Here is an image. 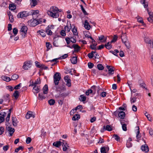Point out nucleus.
I'll use <instances>...</instances> for the list:
<instances>
[{"label": "nucleus", "mask_w": 153, "mask_h": 153, "mask_svg": "<svg viewBox=\"0 0 153 153\" xmlns=\"http://www.w3.org/2000/svg\"><path fill=\"white\" fill-rule=\"evenodd\" d=\"M136 128H137V130H138L137 131L136 138L137 139H138L139 138H140L141 137V136L140 134L139 127V126H137Z\"/></svg>", "instance_id": "2f4dec72"}, {"label": "nucleus", "mask_w": 153, "mask_h": 153, "mask_svg": "<svg viewBox=\"0 0 153 153\" xmlns=\"http://www.w3.org/2000/svg\"><path fill=\"white\" fill-rule=\"evenodd\" d=\"M114 51H110V52L113 53L115 56H118V55L117 53H118L119 52V51L117 49H115L114 50Z\"/></svg>", "instance_id": "72a5a7b5"}, {"label": "nucleus", "mask_w": 153, "mask_h": 153, "mask_svg": "<svg viewBox=\"0 0 153 153\" xmlns=\"http://www.w3.org/2000/svg\"><path fill=\"white\" fill-rule=\"evenodd\" d=\"M62 146H67V147H69L68 146V143L66 142V141L64 140H63L62 142Z\"/></svg>", "instance_id": "864d4df0"}, {"label": "nucleus", "mask_w": 153, "mask_h": 153, "mask_svg": "<svg viewBox=\"0 0 153 153\" xmlns=\"http://www.w3.org/2000/svg\"><path fill=\"white\" fill-rule=\"evenodd\" d=\"M32 117L33 118L35 117V114L31 111H28L25 115V117L27 119H29L30 117Z\"/></svg>", "instance_id": "1a4fd4ad"}, {"label": "nucleus", "mask_w": 153, "mask_h": 153, "mask_svg": "<svg viewBox=\"0 0 153 153\" xmlns=\"http://www.w3.org/2000/svg\"><path fill=\"white\" fill-rule=\"evenodd\" d=\"M100 96L102 97H105L106 95L107 94V93L104 91L100 92L99 94Z\"/></svg>", "instance_id": "79ce46f5"}, {"label": "nucleus", "mask_w": 153, "mask_h": 153, "mask_svg": "<svg viewBox=\"0 0 153 153\" xmlns=\"http://www.w3.org/2000/svg\"><path fill=\"white\" fill-rule=\"evenodd\" d=\"M118 115L121 119H124L125 117V113L123 111H121L118 114Z\"/></svg>", "instance_id": "a211bd4d"}, {"label": "nucleus", "mask_w": 153, "mask_h": 153, "mask_svg": "<svg viewBox=\"0 0 153 153\" xmlns=\"http://www.w3.org/2000/svg\"><path fill=\"white\" fill-rule=\"evenodd\" d=\"M73 48H74L75 50L73 52V53L74 54V51L78 52L79 51L80 48V47L78 46V45L76 44H74L72 45Z\"/></svg>", "instance_id": "f8f14e48"}, {"label": "nucleus", "mask_w": 153, "mask_h": 153, "mask_svg": "<svg viewBox=\"0 0 153 153\" xmlns=\"http://www.w3.org/2000/svg\"><path fill=\"white\" fill-rule=\"evenodd\" d=\"M136 101V98H131L130 101L131 104L134 103Z\"/></svg>", "instance_id": "338daca9"}, {"label": "nucleus", "mask_w": 153, "mask_h": 153, "mask_svg": "<svg viewBox=\"0 0 153 153\" xmlns=\"http://www.w3.org/2000/svg\"><path fill=\"white\" fill-rule=\"evenodd\" d=\"M12 120L13 126H16L18 122L16 117H12Z\"/></svg>", "instance_id": "393cba45"}, {"label": "nucleus", "mask_w": 153, "mask_h": 153, "mask_svg": "<svg viewBox=\"0 0 153 153\" xmlns=\"http://www.w3.org/2000/svg\"><path fill=\"white\" fill-rule=\"evenodd\" d=\"M113 137L114 138V139L117 141H119L120 140V137L117 134H114L113 136Z\"/></svg>", "instance_id": "09e8293b"}, {"label": "nucleus", "mask_w": 153, "mask_h": 153, "mask_svg": "<svg viewBox=\"0 0 153 153\" xmlns=\"http://www.w3.org/2000/svg\"><path fill=\"white\" fill-rule=\"evenodd\" d=\"M54 26L53 25L51 26H48L46 28V32L47 34L48 35H52V32L49 28H51V27H53Z\"/></svg>", "instance_id": "9d476101"}, {"label": "nucleus", "mask_w": 153, "mask_h": 153, "mask_svg": "<svg viewBox=\"0 0 153 153\" xmlns=\"http://www.w3.org/2000/svg\"><path fill=\"white\" fill-rule=\"evenodd\" d=\"M121 39L123 42H125L126 41H128L127 39V37L126 33H123L122 36H121Z\"/></svg>", "instance_id": "dca6fc26"}, {"label": "nucleus", "mask_w": 153, "mask_h": 153, "mask_svg": "<svg viewBox=\"0 0 153 153\" xmlns=\"http://www.w3.org/2000/svg\"><path fill=\"white\" fill-rule=\"evenodd\" d=\"M32 7H34L37 4V2L36 0H31L30 4Z\"/></svg>", "instance_id": "473e14b6"}, {"label": "nucleus", "mask_w": 153, "mask_h": 153, "mask_svg": "<svg viewBox=\"0 0 153 153\" xmlns=\"http://www.w3.org/2000/svg\"><path fill=\"white\" fill-rule=\"evenodd\" d=\"M9 95L8 94H6V95H4L3 96L4 99V101H7L8 102H9L10 101L9 100Z\"/></svg>", "instance_id": "a878e982"}, {"label": "nucleus", "mask_w": 153, "mask_h": 153, "mask_svg": "<svg viewBox=\"0 0 153 153\" xmlns=\"http://www.w3.org/2000/svg\"><path fill=\"white\" fill-rule=\"evenodd\" d=\"M19 95V91H15L13 94V96L16 99H17Z\"/></svg>", "instance_id": "4c0bfd02"}, {"label": "nucleus", "mask_w": 153, "mask_h": 153, "mask_svg": "<svg viewBox=\"0 0 153 153\" xmlns=\"http://www.w3.org/2000/svg\"><path fill=\"white\" fill-rule=\"evenodd\" d=\"M32 83L29 85V86H33V85H36L37 84H40L41 83V80L40 78H39L37 79V80L35 81L34 83H33V82H32Z\"/></svg>", "instance_id": "2eb2a0df"}, {"label": "nucleus", "mask_w": 153, "mask_h": 153, "mask_svg": "<svg viewBox=\"0 0 153 153\" xmlns=\"http://www.w3.org/2000/svg\"><path fill=\"white\" fill-rule=\"evenodd\" d=\"M27 30V28L26 26H22L21 29V31L24 33V37H25V35L26 34Z\"/></svg>", "instance_id": "9b49d317"}, {"label": "nucleus", "mask_w": 153, "mask_h": 153, "mask_svg": "<svg viewBox=\"0 0 153 153\" xmlns=\"http://www.w3.org/2000/svg\"><path fill=\"white\" fill-rule=\"evenodd\" d=\"M93 93L92 91L91 90V89H90L87 90L86 91L85 94L86 95L88 96L90 94L92 93Z\"/></svg>", "instance_id": "774afa93"}, {"label": "nucleus", "mask_w": 153, "mask_h": 153, "mask_svg": "<svg viewBox=\"0 0 153 153\" xmlns=\"http://www.w3.org/2000/svg\"><path fill=\"white\" fill-rule=\"evenodd\" d=\"M141 149L145 152H147L149 150V147L146 144L142 145L141 147Z\"/></svg>", "instance_id": "6e6552de"}, {"label": "nucleus", "mask_w": 153, "mask_h": 153, "mask_svg": "<svg viewBox=\"0 0 153 153\" xmlns=\"http://www.w3.org/2000/svg\"><path fill=\"white\" fill-rule=\"evenodd\" d=\"M84 27L87 30H89L91 28L90 25L87 20L85 21Z\"/></svg>", "instance_id": "4468645a"}, {"label": "nucleus", "mask_w": 153, "mask_h": 153, "mask_svg": "<svg viewBox=\"0 0 153 153\" xmlns=\"http://www.w3.org/2000/svg\"><path fill=\"white\" fill-rule=\"evenodd\" d=\"M9 9L11 10H14L16 9V6L14 4H10L9 6Z\"/></svg>", "instance_id": "58836bf2"}, {"label": "nucleus", "mask_w": 153, "mask_h": 153, "mask_svg": "<svg viewBox=\"0 0 153 153\" xmlns=\"http://www.w3.org/2000/svg\"><path fill=\"white\" fill-rule=\"evenodd\" d=\"M137 21L138 22L140 23L143 24H144L143 21V20L142 18L141 17H139L138 18H137Z\"/></svg>", "instance_id": "13d9d810"}, {"label": "nucleus", "mask_w": 153, "mask_h": 153, "mask_svg": "<svg viewBox=\"0 0 153 153\" xmlns=\"http://www.w3.org/2000/svg\"><path fill=\"white\" fill-rule=\"evenodd\" d=\"M48 102L50 105H53L55 104V101L54 100L51 99L48 100Z\"/></svg>", "instance_id": "ea45409f"}, {"label": "nucleus", "mask_w": 153, "mask_h": 153, "mask_svg": "<svg viewBox=\"0 0 153 153\" xmlns=\"http://www.w3.org/2000/svg\"><path fill=\"white\" fill-rule=\"evenodd\" d=\"M97 88L99 89L100 86L94 85L91 87V90L92 91V92L94 94L95 93Z\"/></svg>", "instance_id": "6ab92c4d"}, {"label": "nucleus", "mask_w": 153, "mask_h": 153, "mask_svg": "<svg viewBox=\"0 0 153 153\" xmlns=\"http://www.w3.org/2000/svg\"><path fill=\"white\" fill-rule=\"evenodd\" d=\"M53 82L55 85H57L61 79V74L59 72H56L54 74L53 76Z\"/></svg>", "instance_id": "f03ea898"}, {"label": "nucleus", "mask_w": 153, "mask_h": 153, "mask_svg": "<svg viewBox=\"0 0 153 153\" xmlns=\"http://www.w3.org/2000/svg\"><path fill=\"white\" fill-rule=\"evenodd\" d=\"M106 68L108 70V74L109 75H112L114 74L115 69L113 67L108 65L106 66Z\"/></svg>", "instance_id": "423d86ee"}, {"label": "nucleus", "mask_w": 153, "mask_h": 153, "mask_svg": "<svg viewBox=\"0 0 153 153\" xmlns=\"http://www.w3.org/2000/svg\"><path fill=\"white\" fill-rule=\"evenodd\" d=\"M30 15V12H28L27 11H22L18 13L17 15V17L18 18H24Z\"/></svg>", "instance_id": "20e7f679"}, {"label": "nucleus", "mask_w": 153, "mask_h": 153, "mask_svg": "<svg viewBox=\"0 0 153 153\" xmlns=\"http://www.w3.org/2000/svg\"><path fill=\"white\" fill-rule=\"evenodd\" d=\"M140 83V86L141 87H142L143 88H145V89L147 90V89L146 88H145V86H146V85L145 83L141 81H139Z\"/></svg>", "instance_id": "c85d7f7f"}, {"label": "nucleus", "mask_w": 153, "mask_h": 153, "mask_svg": "<svg viewBox=\"0 0 153 153\" xmlns=\"http://www.w3.org/2000/svg\"><path fill=\"white\" fill-rule=\"evenodd\" d=\"M39 11L38 10H33L30 13V15H32L33 16L35 14H37L39 13Z\"/></svg>", "instance_id": "f704fd0d"}, {"label": "nucleus", "mask_w": 153, "mask_h": 153, "mask_svg": "<svg viewBox=\"0 0 153 153\" xmlns=\"http://www.w3.org/2000/svg\"><path fill=\"white\" fill-rule=\"evenodd\" d=\"M80 118V116L78 114H76L72 117V119L73 120H78Z\"/></svg>", "instance_id": "bb28decb"}, {"label": "nucleus", "mask_w": 153, "mask_h": 153, "mask_svg": "<svg viewBox=\"0 0 153 153\" xmlns=\"http://www.w3.org/2000/svg\"><path fill=\"white\" fill-rule=\"evenodd\" d=\"M145 115L147 118L148 120L150 121H151L152 120V118L150 117V115L147 112L145 113Z\"/></svg>", "instance_id": "de8ad7c7"}, {"label": "nucleus", "mask_w": 153, "mask_h": 153, "mask_svg": "<svg viewBox=\"0 0 153 153\" xmlns=\"http://www.w3.org/2000/svg\"><path fill=\"white\" fill-rule=\"evenodd\" d=\"M68 95V94L65 93H63L62 94H60L59 96L58 97V98H60L61 97H62L63 98H64L66 96H67Z\"/></svg>", "instance_id": "e433bc0d"}, {"label": "nucleus", "mask_w": 153, "mask_h": 153, "mask_svg": "<svg viewBox=\"0 0 153 153\" xmlns=\"http://www.w3.org/2000/svg\"><path fill=\"white\" fill-rule=\"evenodd\" d=\"M45 94L43 93V92L39 93V94L38 98L39 100L41 99L43 100L44 99L46 98V97L44 95Z\"/></svg>", "instance_id": "f3484780"}, {"label": "nucleus", "mask_w": 153, "mask_h": 153, "mask_svg": "<svg viewBox=\"0 0 153 153\" xmlns=\"http://www.w3.org/2000/svg\"><path fill=\"white\" fill-rule=\"evenodd\" d=\"M19 77L18 75L17 74H14L11 77V79L13 80H15L17 79Z\"/></svg>", "instance_id": "c03bdc74"}, {"label": "nucleus", "mask_w": 153, "mask_h": 153, "mask_svg": "<svg viewBox=\"0 0 153 153\" xmlns=\"http://www.w3.org/2000/svg\"><path fill=\"white\" fill-rule=\"evenodd\" d=\"M38 68L45 70H46L48 69V67L45 66L43 64H41L40 66L38 67Z\"/></svg>", "instance_id": "49530a36"}, {"label": "nucleus", "mask_w": 153, "mask_h": 153, "mask_svg": "<svg viewBox=\"0 0 153 153\" xmlns=\"http://www.w3.org/2000/svg\"><path fill=\"white\" fill-rule=\"evenodd\" d=\"M123 43L125 44V46L128 48L129 49L130 48V44L128 40Z\"/></svg>", "instance_id": "8fccbe9b"}, {"label": "nucleus", "mask_w": 153, "mask_h": 153, "mask_svg": "<svg viewBox=\"0 0 153 153\" xmlns=\"http://www.w3.org/2000/svg\"><path fill=\"white\" fill-rule=\"evenodd\" d=\"M104 128L105 129V131H111L112 130V127L111 126L109 125H107L106 126H104Z\"/></svg>", "instance_id": "5701e85b"}, {"label": "nucleus", "mask_w": 153, "mask_h": 153, "mask_svg": "<svg viewBox=\"0 0 153 153\" xmlns=\"http://www.w3.org/2000/svg\"><path fill=\"white\" fill-rule=\"evenodd\" d=\"M101 153H106L105 146H103L101 147L100 149Z\"/></svg>", "instance_id": "5fc2aeb1"}, {"label": "nucleus", "mask_w": 153, "mask_h": 153, "mask_svg": "<svg viewBox=\"0 0 153 153\" xmlns=\"http://www.w3.org/2000/svg\"><path fill=\"white\" fill-rule=\"evenodd\" d=\"M53 145L56 147H59L62 145V142L59 141L54 142L53 144Z\"/></svg>", "instance_id": "4be33fe9"}, {"label": "nucleus", "mask_w": 153, "mask_h": 153, "mask_svg": "<svg viewBox=\"0 0 153 153\" xmlns=\"http://www.w3.org/2000/svg\"><path fill=\"white\" fill-rule=\"evenodd\" d=\"M46 46L48 49V50L49 49H50L52 47V45L49 42H46Z\"/></svg>", "instance_id": "6e6d98bb"}, {"label": "nucleus", "mask_w": 153, "mask_h": 153, "mask_svg": "<svg viewBox=\"0 0 153 153\" xmlns=\"http://www.w3.org/2000/svg\"><path fill=\"white\" fill-rule=\"evenodd\" d=\"M6 129L7 132H9L10 136L13 135V134L15 131L14 128L10 127H6Z\"/></svg>", "instance_id": "0eeeda50"}, {"label": "nucleus", "mask_w": 153, "mask_h": 153, "mask_svg": "<svg viewBox=\"0 0 153 153\" xmlns=\"http://www.w3.org/2000/svg\"><path fill=\"white\" fill-rule=\"evenodd\" d=\"M97 68L99 70H102L104 68V67L101 64H98L97 65Z\"/></svg>", "instance_id": "37998d69"}, {"label": "nucleus", "mask_w": 153, "mask_h": 153, "mask_svg": "<svg viewBox=\"0 0 153 153\" xmlns=\"http://www.w3.org/2000/svg\"><path fill=\"white\" fill-rule=\"evenodd\" d=\"M43 30H39V32L40 34L43 37H45L46 35L45 33L43 32Z\"/></svg>", "instance_id": "a18cd8bd"}, {"label": "nucleus", "mask_w": 153, "mask_h": 153, "mask_svg": "<svg viewBox=\"0 0 153 153\" xmlns=\"http://www.w3.org/2000/svg\"><path fill=\"white\" fill-rule=\"evenodd\" d=\"M80 97L81 98V99H80L81 101L84 102L85 101L86 99V98L84 96L82 95H81L80 96Z\"/></svg>", "instance_id": "4d7b16f0"}, {"label": "nucleus", "mask_w": 153, "mask_h": 153, "mask_svg": "<svg viewBox=\"0 0 153 153\" xmlns=\"http://www.w3.org/2000/svg\"><path fill=\"white\" fill-rule=\"evenodd\" d=\"M34 86L33 91L34 94H36L37 93L39 92L40 88L36 86V85H33Z\"/></svg>", "instance_id": "ddd939ff"}, {"label": "nucleus", "mask_w": 153, "mask_h": 153, "mask_svg": "<svg viewBox=\"0 0 153 153\" xmlns=\"http://www.w3.org/2000/svg\"><path fill=\"white\" fill-rule=\"evenodd\" d=\"M8 15L9 16V19L10 22L11 23L13 22L14 20L13 15L10 12L8 14Z\"/></svg>", "instance_id": "cd10ccee"}, {"label": "nucleus", "mask_w": 153, "mask_h": 153, "mask_svg": "<svg viewBox=\"0 0 153 153\" xmlns=\"http://www.w3.org/2000/svg\"><path fill=\"white\" fill-rule=\"evenodd\" d=\"M127 147L129 148L132 146V143L129 141H127L126 144Z\"/></svg>", "instance_id": "69168bd1"}, {"label": "nucleus", "mask_w": 153, "mask_h": 153, "mask_svg": "<svg viewBox=\"0 0 153 153\" xmlns=\"http://www.w3.org/2000/svg\"><path fill=\"white\" fill-rule=\"evenodd\" d=\"M70 60L72 64H76L77 61V57H73L71 59H70Z\"/></svg>", "instance_id": "aec40b11"}, {"label": "nucleus", "mask_w": 153, "mask_h": 153, "mask_svg": "<svg viewBox=\"0 0 153 153\" xmlns=\"http://www.w3.org/2000/svg\"><path fill=\"white\" fill-rule=\"evenodd\" d=\"M58 10H59V9L57 7L53 6L51 7L50 10L47 11V14L49 16L53 18H57L59 16Z\"/></svg>", "instance_id": "f257e3e1"}, {"label": "nucleus", "mask_w": 153, "mask_h": 153, "mask_svg": "<svg viewBox=\"0 0 153 153\" xmlns=\"http://www.w3.org/2000/svg\"><path fill=\"white\" fill-rule=\"evenodd\" d=\"M34 16H33V19H31L28 21V24L30 26L34 27L40 24L39 21H38L36 19H34Z\"/></svg>", "instance_id": "7ed1b4c3"}, {"label": "nucleus", "mask_w": 153, "mask_h": 153, "mask_svg": "<svg viewBox=\"0 0 153 153\" xmlns=\"http://www.w3.org/2000/svg\"><path fill=\"white\" fill-rule=\"evenodd\" d=\"M111 42H108L105 45V47L107 49L109 50L112 48V46L111 45Z\"/></svg>", "instance_id": "c756f323"}, {"label": "nucleus", "mask_w": 153, "mask_h": 153, "mask_svg": "<svg viewBox=\"0 0 153 153\" xmlns=\"http://www.w3.org/2000/svg\"><path fill=\"white\" fill-rule=\"evenodd\" d=\"M76 37H74V36L73 37H70L71 42L72 43H75L76 42V39H75Z\"/></svg>", "instance_id": "680f3d73"}, {"label": "nucleus", "mask_w": 153, "mask_h": 153, "mask_svg": "<svg viewBox=\"0 0 153 153\" xmlns=\"http://www.w3.org/2000/svg\"><path fill=\"white\" fill-rule=\"evenodd\" d=\"M43 92L45 94H47L48 92V87L47 85H45L43 88Z\"/></svg>", "instance_id": "412c9836"}, {"label": "nucleus", "mask_w": 153, "mask_h": 153, "mask_svg": "<svg viewBox=\"0 0 153 153\" xmlns=\"http://www.w3.org/2000/svg\"><path fill=\"white\" fill-rule=\"evenodd\" d=\"M88 67L89 68L91 69L93 68L94 65L93 63L91 62H89L88 63Z\"/></svg>", "instance_id": "0e129e2a"}, {"label": "nucleus", "mask_w": 153, "mask_h": 153, "mask_svg": "<svg viewBox=\"0 0 153 153\" xmlns=\"http://www.w3.org/2000/svg\"><path fill=\"white\" fill-rule=\"evenodd\" d=\"M31 65V61H26L25 62L23 66V68L25 70H27L30 68Z\"/></svg>", "instance_id": "39448f33"}, {"label": "nucleus", "mask_w": 153, "mask_h": 153, "mask_svg": "<svg viewBox=\"0 0 153 153\" xmlns=\"http://www.w3.org/2000/svg\"><path fill=\"white\" fill-rule=\"evenodd\" d=\"M80 6L81 10L82 11V12H83V13L85 15H88V13L86 12V11L85 10V9H84V8H83V6L82 5H81Z\"/></svg>", "instance_id": "3c124183"}, {"label": "nucleus", "mask_w": 153, "mask_h": 153, "mask_svg": "<svg viewBox=\"0 0 153 153\" xmlns=\"http://www.w3.org/2000/svg\"><path fill=\"white\" fill-rule=\"evenodd\" d=\"M2 78L3 80L6 82H9L11 79L10 77L6 76H2Z\"/></svg>", "instance_id": "c9c22d12"}, {"label": "nucleus", "mask_w": 153, "mask_h": 153, "mask_svg": "<svg viewBox=\"0 0 153 153\" xmlns=\"http://www.w3.org/2000/svg\"><path fill=\"white\" fill-rule=\"evenodd\" d=\"M140 3L143 4L145 8H147L148 7V2H146V0H140Z\"/></svg>", "instance_id": "b1692460"}, {"label": "nucleus", "mask_w": 153, "mask_h": 153, "mask_svg": "<svg viewBox=\"0 0 153 153\" xmlns=\"http://www.w3.org/2000/svg\"><path fill=\"white\" fill-rule=\"evenodd\" d=\"M6 113L5 112H2L0 114V117L4 118V117L6 115Z\"/></svg>", "instance_id": "052dcab7"}, {"label": "nucleus", "mask_w": 153, "mask_h": 153, "mask_svg": "<svg viewBox=\"0 0 153 153\" xmlns=\"http://www.w3.org/2000/svg\"><path fill=\"white\" fill-rule=\"evenodd\" d=\"M13 33L14 34V35L15 36L18 33V30L17 28H13Z\"/></svg>", "instance_id": "bf43d9fd"}, {"label": "nucleus", "mask_w": 153, "mask_h": 153, "mask_svg": "<svg viewBox=\"0 0 153 153\" xmlns=\"http://www.w3.org/2000/svg\"><path fill=\"white\" fill-rule=\"evenodd\" d=\"M122 128L123 130L126 131L127 130L126 125V124H123L122 125Z\"/></svg>", "instance_id": "e2e57ef3"}, {"label": "nucleus", "mask_w": 153, "mask_h": 153, "mask_svg": "<svg viewBox=\"0 0 153 153\" xmlns=\"http://www.w3.org/2000/svg\"><path fill=\"white\" fill-rule=\"evenodd\" d=\"M71 30L74 35L75 36L78 35L77 28H75V27L74 26V27Z\"/></svg>", "instance_id": "7c9ffc66"}, {"label": "nucleus", "mask_w": 153, "mask_h": 153, "mask_svg": "<svg viewBox=\"0 0 153 153\" xmlns=\"http://www.w3.org/2000/svg\"><path fill=\"white\" fill-rule=\"evenodd\" d=\"M23 149V147L22 146H19L17 148L15 149V152H18L20 150H22Z\"/></svg>", "instance_id": "603ef678"}, {"label": "nucleus", "mask_w": 153, "mask_h": 153, "mask_svg": "<svg viewBox=\"0 0 153 153\" xmlns=\"http://www.w3.org/2000/svg\"><path fill=\"white\" fill-rule=\"evenodd\" d=\"M66 83V85L68 87H70L71 86V80L70 79H68L65 81Z\"/></svg>", "instance_id": "a19ab883"}]
</instances>
